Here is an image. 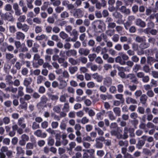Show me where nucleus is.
Here are the masks:
<instances>
[{"mask_svg": "<svg viewBox=\"0 0 158 158\" xmlns=\"http://www.w3.org/2000/svg\"><path fill=\"white\" fill-rule=\"evenodd\" d=\"M92 28L96 32L98 31V29L102 30L105 29L106 25L103 21L98 20L94 21L91 24Z\"/></svg>", "mask_w": 158, "mask_h": 158, "instance_id": "1", "label": "nucleus"}, {"mask_svg": "<svg viewBox=\"0 0 158 158\" xmlns=\"http://www.w3.org/2000/svg\"><path fill=\"white\" fill-rule=\"evenodd\" d=\"M67 57L65 54V52L63 51H61L60 53V55L58 59V62L59 64H62V65L64 68H66L68 65V63L65 61L67 59Z\"/></svg>", "mask_w": 158, "mask_h": 158, "instance_id": "2", "label": "nucleus"}, {"mask_svg": "<svg viewBox=\"0 0 158 158\" xmlns=\"http://www.w3.org/2000/svg\"><path fill=\"white\" fill-rule=\"evenodd\" d=\"M55 135L56 140H60L62 137V144L64 145L65 146L68 144V141L66 139L67 135L66 134H63L61 135L60 131H57Z\"/></svg>", "mask_w": 158, "mask_h": 158, "instance_id": "3", "label": "nucleus"}, {"mask_svg": "<svg viewBox=\"0 0 158 158\" xmlns=\"http://www.w3.org/2000/svg\"><path fill=\"white\" fill-rule=\"evenodd\" d=\"M2 17L5 20L11 23L13 22L15 20V18L12 14L10 12H6L3 14Z\"/></svg>", "mask_w": 158, "mask_h": 158, "instance_id": "4", "label": "nucleus"}, {"mask_svg": "<svg viewBox=\"0 0 158 158\" xmlns=\"http://www.w3.org/2000/svg\"><path fill=\"white\" fill-rule=\"evenodd\" d=\"M105 140V139L103 136H100L95 139L96 143L94 147L97 148H101L103 146L102 142Z\"/></svg>", "mask_w": 158, "mask_h": 158, "instance_id": "5", "label": "nucleus"}, {"mask_svg": "<svg viewBox=\"0 0 158 158\" xmlns=\"http://www.w3.org/2000/svg\"><path fill=\"white\" fill-rule=\"evenodd\" d=\"M74 12L73 13V16L77 18H81L84 15V12L80 8L74 9Z\"/></svg>", "mask_w": 158, "mask_h": 158, "instance_id": "6", "label": "nucleus"}, {"mask_svg": "<svg viewBox=\"0 0 158 158\" xmlns=\"http://www.w3.org/2000/svg\"><path fill=\"white\" fill-rule=\"evenodd\" d=\"M17 27L20 29H21L22 31L26 32L29 30V27L26 24H19V25H16Z\"/></svg>", "mask_w": 158, "mask_h": 158, "instance_id": "7", "label": "nucleus"}, {"mask_svg": "<svg viewBox=\"0 0 158 158\" xmlns=\"http://www.w3.org/2000/svg\"><path fill=\"white\" fill-rule=\"evenodd\" d=\"M102 2H100L98 1L95 4L96 8L98 9H101L102 7H105L106 6L107 2L105 0H101Z\"/></svg>", "mask_w": 158, "mask_h": 158, "instance_id": "8", "label": "nucleus"}, {"mask_svg": "<svg viewBox=\"0 0 158 158\" xmlns=\"http://www.w3.org/2000/svg\"><path fill=\"white\" fill-rule=\"evenodd\" d=\"M135 24L141 27H144L146 25V23L140 19H137L135 22Z\"/></svg>", "mask_w": 158, "mask_h": 158, "instance_id": "9", "label": "nucleus"}, {"mask_svg": "<svg viewBox=\"0 0 158 158\" xmlns=\"http://www.w3.org/2000/svg\"><path fill=\"white\" fill-rule=\"evenodd\" d=\"M94 150L93 149L85 150L83 154V158H88L89 157L90 155H92V153H94Z\"/></svg>", "mask_w": 158, "mask_h": 158, "instance_id": "10", "label": "nucleus"}, {"mask_svg": "<svg viewBox=\"0 0 158 158\" xmlns=\"http://www.w3.org/2000/svg\"><path fill=\"white\" fill-rule=\"evenodd\" d=\"M44 63V60L41 59H40L38 60L37 61H33V67L37 68L39 67V65H42Z\"/></svg>", "mask_w": 158, "mask_h": 158, "instance_id": "11", "label": "nucleus"}, {"mask_svg": "<svg viewBox=\"0 0 158 158\" xmlns=\"http://www.w3.org/2000/svg\"><path fill=\"white\" fill-rule=\"evenodd\" d=\"M65 54L67 56H75L77 55V52L74 49L68 50L66 51Z\"/></svg>", "mask_w": 158, "mask_h": 158, "instance_id": "12", "label": "nucleus"}, {"mask_svg": "<svg viewBox=\"0 0 158 158\" xmlns=\"http://www.w3.org/2000/svg\"><path fill=\"white\" fill-rule=\"evenodd\" d=\"M32 81V78L29 77L25 78L23 81V84L26 87H28Z\"/></svg>", "mask_w": 158, "mask_h": 158, "instance_id": "13", "label": "nucleus"}, {"mask_svg": "<svg viewBox=\"0 0 158 158\" xmlns=\"http://www.w3.org/2000/svg\"><path fill=\"white\" fill-rule=\"evenodd\" d=\"M112 83V79L110 77H106L103 81L104 85L107 87L110 86Z\"/></svg>", "mask_w": 158, "mask_h": 158, "instance_id": "14", "label": "nucleus"}, {"mask_svg": "<svg viewBox=\"0 0 158 158\" xmlns=\"http://www.w3.org/2000/svg\"><path fill=\"white\" fill-rule=\"evenodd\" d=\"M119 10L121 12L127 15H129L130 13V10L129 9L127 8L126 7L124 6H122L121 7L119 8Z\"/></svg>", "mask_w": 158, "mask_h": 158, "instance_id": "15", "label": "nucleus"}, {"mask_svg": "<svg viewBox=\"0 0 158 158\" xmlns=\"http://www.w3.org/2000/svg\"><path fill=\"white\" fill-rule=\"evenodd\" d=\"M26 19V16L24 15L19 16V17L18 18L17 20L18 22L16 23V25H19V24H22L21 23L24 22Z\"/></svg>", "mask_w": 158, "mask_h": 158, "instance_id": "16", "label": "nucleus"}, {"mask_svg": "<svg viewBox=\"0 0 158 158\" xmlns=\"http://www.w3.org/2000/svg\"><path fill=\"white\" fill-rule=\"evenodd\" d=\"M89 51L87 49H84L81 48H80L79 50V52L81 55H84L85 56H86L88 55L89 53Z\"/></svg>", "mask_w": 158, "mask_h": 158, "instance_id": "17", "label": "nucleus"}, {"mask_svg": "<svg viewBox=\"0 0 158 158\" xmlns=\"http://www.w3.org/2000/svg\"><path fill=\"white\" fill-rule=\"evenodd\" d=\"M10 96L9 94H5L2 90H0V101L1 102H3V97L5 98H8Z\"/></svg>", "mask_w": 158, "mask_h": 158, "instance_id": "18", "label": "nucleus"}, {"mask_svg": "<svg viewBox=\"0 0 158 158\" xmlns=\"http://www.w3.org/2000/svg\"><path fill=\"white\" fill-rule=\"evenodd\" d=\"M146 40H136L138 42H142L140 46L142 47L143 48H146L148 47L149 46V44L148 43H146L145 42Z\"/></svg>", "mask_w": 158, "mask_h": 158, "instance_id": "19", "label": "nucleus"}, {"mask_svg": "<svg viewBox=\"0 0 158 158\" xmlns=\"http://www.w3.org/2000/svg\"><path fill=\"white\" fill-rule=\"evenodd\" d=\"M16 155L18 156L20 155L23 156L24 154V151L21 147H16Z\"/></svg>", "mask_w": 158, "mask_h": 158, "instance_id": "20", "label": "nucleus"}, {"mask_svg": "<svg viewBox=\"0 0 158 158\" xmlns=\"http://www.w3.org/2000/svg\"><path fill=\"white\" fill-rule=\"evenodd\" d=\"M148 55L153 56L154 54H156L157 52H158V49L156 48L149 49L148 50Z\"/></svg>", "mask_w": 158, "mask_h": 158, "instance_id": "21", "label": "nucleus"}, {"mask_svg": "<svg viewBox=\"0 0 158 158\" xmlns=\"http://www.w3.org/2000/svg\"><path fill=\"white\" fill-rule=\"evenodd\" d=\"M147 99V96L146 95L143 94L141 96L140 98V102L143 104L144 105L145 104Z\"/></svg>", "mask_w": 158, "mask_h": 158, "instance_id": "22", "label": "nucleus"}, {"mask_svg": "<svg viewBox=\"0 0 158 158\" xmlns=\"http://www.w3.org/2000/svg\"><path fill=\"white\" fill-rule=\"evenodd\" d=\"M145 141L144 140H139L138 143L136 144V147L139 149H141L142 147L145 144Z\"/></svg>", "mask_w": 158, "mask_h": 158, "instance_id": "23", "label": "nucleus"}, {"mask_svg": "<svg viewBox=\"0 0 158 158\" xmlns=\"http://www.w3.org/2000/svg\"><path fill=\"white\" fill-rule=\"evenodd\" d=\"M48 144V146H52L55 143L54 139L51 136H49L47 139Z\"/></svg>", "mask_w": 158, "mask_h": 158, "instance_id": "24", "label": "nucleus"}, {"mask_svg": "<svg viewBox=\"0 0 158 158\" xmlns=\"http://www.w3.org/2000/svg\"><path fill=\"white\" fill-rule=\"evenodd\" d=\"M105 110H102V111L96 114V117L98 119L102 120L103 119V116L105 114Z\"/></svg>", "mask_w": 158, "mask_h": 158, "instance_id": "25", "label": "nucleus"}, {"mask_svg": "<svg viewBox=\"0 0 158 158\" xmlns=\"http://www.w3.org/2000/svg\"><path fill=\"white\" fill-rule=\"evenodd\" d=\"M115 62L117 63H119L121 65H125L126 64V62L124 61H122V57L120 56H118L115 59Z\"/></svg>", "mask_w": 158, "mask_h": 158, "instance_id": "26", "label": "nucleus"}, {"mask_svg": "<svg viewBox=\"0 0 158 158\" xmlns=\"http://www.w3.org/2000/svg\"><path fill=\"white\" fill-rule=\"evenodd\" d=\"M25 35L20 32H17L16 33V38L18 40H23L24 39Z\"/></svg>", "mask_w": 158, "mask_h": 158, "instance_id": "27", "label": "nucleus"}, {"mask_svg": "<svg viewBox=\"0 0 158 158\" xmlns=\"http://www.w3.org/2000/svg\"><path fill=\"white\" fill-rule=\"evenodd\" d=\"M113 111L116 116H119L121 115V109L119 107H115L113 108Z\"/></svg>", "mask_w": 158, "mask_h": 158, "instance_id": "28", "label": "nucleus"}, {"mask_svg": "<svg viewBox=\"0 0 158 158\" xmlns=\"http://www.w3.org/2000/svg\"><path fill=\"white\" fill-rule=\"evenodd\" d=\"M67 85V83L65 80L61 81V82H59V88L60 89H63Z\"/></svg>", "mask_w": 158, "mask_h": 158, "instance_id": "29", "label": "nucleus"}, {"mask_svg": "<svg viewBox=\"0 0 158 158\" xmlns=\"http://www.w3.org/2000/svg\"><path fill=\"white\" fill-rule=\"evenodd\" d=\"M123 132L124 133L123 139H127L128 137V135H127L128 132H129V129L128 127H126L124 128Z\"/></svg>", "mask_w": 158, "mask_h": 158, "instance_id": "30", "label": "nucleus"}, {"mask_svg": "<svg viewBox=\"0 0 158 158\" xmlns=\"http://www.w3.org/2000/svg\"><path fill=\"white\" fill-rule=\"evenodd\" d=\"M107 113L108 116L110 120L113 121L115 119L116 117L114 115L113 112L112 111H108Z\"/></svg>", "mask_w": 158, "mask_h": 158, "instance_id": "31", "label": "nucleus"}, {"mask_svg": "<svg viewBox=\"0 0 158 158\" xmlns=\"http://www.w3.org/2000/svg\"><path fill=\"white\" fill-rule=\"evenodd\" d=\"M37 107L39 109H43L47 107V105L43 102H40L37 104Z\"/></svg>", "mask_w": 158, "mask_h": 158, "instance_id": "32", "label": "nucleus"}, {"mask_svg": "<svg viewBox=\"0 0 158 158\" xmlns=\"http://www.w3.org/2000/svg\"><path fill=\"white\" fill-rule=\"evenodd\" d=\"M59 35L61 38L63 39H67L68 37V35L64 31H61Z\"/></svg>", "mask_w": 158, "mask_h": 158, "instance_id": "33", "label": "nucleus"}, {"mask_svg": "<svg viewBox=\"0 0 158 158\" xmlns=\"http://www.w3.org/2000/svg\"><path fill=\"white\" fill-rule=\"evenodd\" d=\"M118 144L120 146H125L127 147L128 145V143L127 140H125L124 141L120 140L118 141Z\"/></svg>", "mask_w": 158, "mask_h": 158, "instance_id": "34", "label": "nucleus"}, {"mask_svg": "<svg viewBox=\"0 0 158 158\" xmlns=\"http://www.w3.org/2000/svg\"><path fill=\"white\" fill-rule=\"evenodd\" d=\"M12 78V77L10 75L6 76V77L5 80H6V82H8L9 85L13 84V82L11 80Z\"/></svg>", "mask_w": 158, "mask_h": 158, "instance_id": "35", "label": "nucleus"}, {"mask_svg": "<svg viewBox=\"0 0 158 158\" xmlns=\"http://www.w3.org/2000/svg\"><path fill=\"white\" fill-rule=\"evenodd\" d=\"M113 16L116 19H121L123 15L119 13L117 11L114 12L112 14Z\"/></svg>", "mask_w": 158, "mask_h": 158, "instance_id": "36", "label": "nucleus"}, {"mask_svg": "<svg viewBox=\"0 0 158 158\" xmlns=\"http://www.w3.org/2000/svg\"><path fill=\"white\" fill-rule=\"evenodd\" d=\"M156 60L154 58L151 56H148L147 58V62L148 64H150V65L151 64L156 61Z\"/></svg>", "mask_w": 158, "mask_h": 158, "instance_id": "37", "label": "nucleus"}, {"mask_svg": "<svg viewBox=\"0 0 158 158\" xmlns=\"http://www.w3.org/2000/svg\"><path fill=\"white\" fill-rule=\"evenodd\" d=\"M115 98L120 100L121 103H123L124 102V99L123 97V95L122 94H118L115 95Z\"/></svg>", "mask_w": 158, "mask_h": 158, "instance_id": "38", "label": "nucleus"}, {"mask_svg": "<svg viewBox=\"0 0 158 158\" xmlns=\"http://www.w3.org/2000/svg\"><path fill=\"white\" fill-rule=\"evenodd\" d=\"M4 10L7 12H10L12 10L11 5L10 4H6L4 6Z\"/></svg>", "mask_w": 158, "mask_h": 158, "instance_id": "39", "label": "nucleus"}, {"mask_svg": "<svg viewBox=\"0 0 158 158\" xmlns=\"http://www.w3.org/2000/svg\"><path fill=\"white\" fill-rule=\"evenodd\" d=\"M63 111L64 112H68L69 111V104L68 103H65L62 109Z\"/></svg>", "mask_w": 158, "mask_h": 158, "instance_id": "40", "label": "nucleus"}, {"mask_svg": "<svg viewBox=\"0 0 158 158\" xmlns=\"http://www.w3.org/2000/svg\"><path fill=\"white\" fill-rule=\"evenodd\" d=\"M95 130L97 131L98 135L101 136L103 135L104 133L103 131L100 128L96 126H95Z\"/></svg>", "mask_w": 158, "mask_h": 158, "instance_id": "41", "label": "nucleus"}, {"mask_svg": "<svg viewBox=\"0 0 158 158\" xmlns=\"http://www.w3.org/2000/svg\"><path fill=\"white\" fill-rule=\"evenodd\" d=\"M60 16L62 18H68L69 17V15L67 12L64 11L61 13Z\"/></svg>", "mask_w": 158, "mask_h": 158, "instance_id": "42", "label": "nucleus"}, {"mask_svg": "<svg viewBox=\"0 0 158 158\" xmlns=\"http://www.w3.org/2000/svg\"><path fill=\"white\" fill-rule=\"evenodd\" d=\"M97 56L95 54H89L88 56L89 60L91 62L93 61L96 57Z\"/></svg>", "mask_w": 158, "mask_h": 158, "instance_id": "43", "label": "nucleus"}, {"mask_svg": "<svg viewBox=\"0 0 158 158\" xmlns=\"http://www.w3.org/2000/svg\"><path fill=\"white\" fill-rule=\"evenodd\" d=\"M69 62L72 65H75L78 63V60H75L72 58L69 59Z\"/></svg>", "mask_w": 158, "mask_h": 158, "instance_id": "44", "label": "nucleus"}, {"mask_svg": "<svg viewBox=\"0 0 158 158\" xmlns=\"http://www.w3.org/2000/svg\"><path fill=\"white\" fill-rule=\"evenodd\" d=\"M117 90L119 93H122L123 91V86L122 84H119L117 85Z\"/></svg>", "mask_w": 158, "mask_h": 158, "instance_id": "45", "label": "nucleus"}, {"mask_svg": "<svg viewBox=\"0 0 158 158\" xmlns=\"http://www.w3.org/2000/svg\"><path fill=\"white\" fill-rule=\"evenodd\" d=\"M77 69L78 68L76 66L70 67L69 68V72L70 73L72 74H74L76 71H77Z\"/></svg>", "mask_w": 158, "mask_h": 158, "instance_id": "46", "label": "nucleus"}, {"mask_svg": "<svg viewBox=\"0 0 158 158\" xmlns=\"http://www.w3.org/2000/svg\"><path fill=\"white\" fill-rule=\"evenodd\" d=\"M132 23L130 22L127 21L123 24V25L125 29L126 30H128L129 29V27L132 24Z\"/></svg>", "mask_w": 158, "mask_h": 158, "instance_id": "47", "label": "nucleus"}, {"mask_svg": "<svg viewBox=\"0 0 158 158\" xmlns=\"http://www.w3.org/2000/svg\"><path fill=\"white\" fill-rule=\"evenodd\" d=\"M73 35V39H76L77 38L78 33L77 31L76 30L73 29L72 31V33L71 35Z\"/></svg>", "mask_w": 158, "mask_h": 158, "instance_id": "48", "label": "nucleus"}, {"mask_svg": "<svg viewBox=\"0 0 158 158\" xmlns=\"http://www.w3.org/2000/svg\"><path fill=\"white\" fill-rule=\"evenodd\" d=\"M109 91L112 94H115L117 92L116 88L114 86H111L110 87Z\"/></svg>", "mask_w": 158, "mask_h": 158, "instance_id": "49", "label": "nucleus"}, {"mask_svg": "<svg viewBox=\"0 0 158 158\" xmlns=\"http://www.w3.org/2000/svg\"><path fill=\"white\" fill-rule=\"evenodd\" d=\"M53 110L57 113H59L61 111L60 107L59 106H56L54 107Z\"/></svg>", "mask_w": 158, "mask_h": 158, "instance_id": "50", "label": "nucleus"}, {"mask_svg": "<svg viewBox=\"0 0 158 158\" xmlns=\"http://www.w3.org/2000/svg\"><path fill=\"white\" fill-rule=\"evenodd\" d=\"M45 77H44L43 76L40 75L37 78V83L40 84L42 83L43 81H44V79H45Z\"/></svg>", "mask_w": 158, "mask_h": 158, "instance_id": "51", "label": "nucleus"}, {"mask_svg": "<svg viewBox=\"0 0 158 158\" xmlns=\"http://www.w3.org/2000/svg\"><path fill=\"white\" fill-rule=\"evenodd\" d=\"M106 38V36L105 34L103 33H101L100 35L97 36V40L105 39Z\"/></svg>", "mask_w": 158, "mask_h": 158, "instance_id": "52", "label": "nucleus"}, {"mask_svg": "<svg viewBox=\"0 0 158 158\" xmlns=\"http://www.w3.org/2000/svg\"><path fill=\"white\" fill-rule=\"evenodd\" d=\"M33 21L37 24H40L41 23V20L38 17H35L33 19Z\"/></svg>", "mask_w": 158, "mask_h": 158, "instance_id": "53", "label": "nucleus"}, {"mask_svg": "<svg viewBox=\"0 0 158 158\" xmlns=\"http://www.w3.org/2000/svg\"><path fill=\"white\" fill-rule=\"evenodd\" d=\"M49 5V2H45L44 3L43 5L41 7V10H42L44 11L47 8L48 5Z\"/></svg>", "mask_w": 158, "mask_h": 158, "instance_id": "54", "label": "nucleus"}, {"mask_svg": "<svg viewBox=\"0 0 158 158\" xmlns=\"http://www.w3.org/2000/svg\"><path fill=\"white\" fill-rule=\"evenodd\" d=\"M21 51L23 52H25L28 51V49L27 47L25 46V44H23L21 45Z\"/></svg>", "mask_w": 158, "mask_h": 158, "instance_id": "55", "label": "nucleus"}, {"mask_svg": "<svg viewBox=\"0 0 158 158\" xmlns=\"http://www.w3.org/2000/svg\"><path fill=\"white\" fill-rule=\"evenodd\" d=\"M67 90L69 94H73L75 93V89L74 88L70 86L68 87L67 88Z\"/></svg>", "mask_w": 158, "mask_h": 158, "instance_id": "56", "label": "nucleus"}, {"mask_svg": "<svg viewBox=\"0 0 158 158\" xmlns=\"http://www.w3.org/2000/svg\"><path fill=\"white\" fill-rule=\"evenodd\" d=\"M19 106L21 109L26 110L27 108V104L26 102H24L23 103H20Z\"/></svg>", "mask_w": 158, "mask_h": 158, "instance_id": "57", "label": "nucleus"}, {"mask_svg": "<svg viewBox=\"0 0 158 158\" xmlns=\"http://www.w3.org/2000/svg\"><path fill=\"white\" fill-rule=\"evenodd\" d=\"M116 26V23L114 22H110V23H108L107 27L109 28H114Z\"/></svg>", "mask_w": 158, "mask_h": 158, "instance_id": "58", "label": "nucleus"}, {"mask_svg": "<svg viewBox=\"0 0 158 158\" xmlns=\"http://www.w3.org/2000/svg\"><path fill=\"white\" fill-rule=\"evenodd\" d=\"M64 9V8L61 6H57L55 9L56 12L58 13H60L61 11H63Z\"/></svg>", "mask_w": 158, "mask_h": 158, "instance_id": "59", "label": "nucleus"}, {"mask_svg": "<svg viewBox=\"0 0 158 158\" xmlns=\"http://www.w3.org/2000/svg\"><path fill=\"white\" fill-rule=\"evenodd\" d=\"M138 111L139 113L141 114H143L145 112V110L143 107L139 106L138 108Z\"/></svg>", "mask_w": 158, "mask_h": 158, "instance_id": "60", "label": "nucleus"}, {"mask_svg": "<svg viewBox=\"0 0 158 158\" xmlns=\"http://www.w3.org/2000/svg\"><path fill=\"white\" fill-rule=\"evenodd\" d=\"M134 129L133 128H129V132L131 137H132L135 136V134L134 133Z\"/></svg>", "mask_w": 158, "mask_h": 158, "instance_id": "61", "label": "nucleus"}, {"mask_svg": "<svg viewBox=\"0 0 158 158\" xmlns=\"http://www.w3.org/2000/svg\"><path fill=\"white\" fill-rule=\"evenodd\" d=\"M89 121V120L86 117H83L81 121V123L83 124H85L88 123Z\"/></svg>", "mask_w": 158, "mask_h": 158, "instance_id": "62", "label": "nucleus"}, {"mask_svg": "<svg viewBox=\"0 0 158 158\" xmlns=\"http://www.w3.org/2000/svg\"><path fill=\"white\" fill-rule=\"evenodd\" d=\"M131 123L132 125L134 126V127L135 128H136V126L138 124L139 121L137 119H134V120H131Z\"/></svg>", "mask_w": 158, "mask_h": 158, "instance_id": "63", "label": "nucleus"}, {"mask_svg": "<svg viewBox=\"0 0 158 158\" xmlns=\"http://www.w3.org/2000/svg\"><path fill=\"white\" fill-rule=\"evenodd\" d=\"M128 29L129 32L131 33H135L136 30L135 27L134 26H131Z\"/></svg>", "mask_w": 158, "mask_h": 158, "instance_id": "64", "label": "nucleus"}]
</instances>
